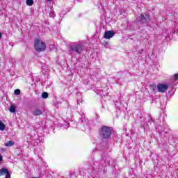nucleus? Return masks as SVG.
<instances>
[{
	"mask_svg": "<svg viewBox=\"0 0 178 178\" xmlns=\"http://www.w3.org/2000/svg\"><path fill=\"white\" fill-rule=\"evenodd\" d=\"M174 80H178V74L174 75Z\"/></svg>",
	"mask_w": 178,
	"mask_h": 178,
	"instance_id": "412c9836",
	"label": "nucleus"
},
{
	"mask_svg": "<svg viewBox=\"0 0 178 178\" xmlns=\"http://www.w3.org/2000/svg\"><path fill=\"white\" fill-rule=\"evenodd\" d=\"M35 154L40 155L41 154V151H40L38 149H35Z\"/></svg>",
	"mask_w": 178,
	"mask_h": 178,
	"instance_id": "aec40b11",
	"label": "nucleus"
},
{
	"mask_svg": "<svg viewBox=\"0 0 178 178\" xmlns=\"http://www.w3.org/2000/svg\"><path fill=\"white\" fill-rule=\"evenodd\" d=\"M83 51H84V47L81 45V43L71 44L69 47V52L72 56L81 55Z\"/></svg>",
	"mask_w": 178,
	"mask_h": 178,
	"instance_id": "f257e3e1",
	"label": "nucleus"
},
{
	"mask_svg": "<svg viewBox=\"0 0 178 178\" xmlns=\"http://www.w3.org/2000/svg\"><path fill=\"white\" fill-rule=\"evenodd\" d=\"M60 17H63V14H60Z\"/></svg>",
	"mask_w": 178,
	"mask_h": 178,
	"instance_id": "5701e85b",
	"label": "nucleus"
},
{
	"mask_svg": "<svg viewBox=\"0 0 178 178\" xmlns=\"http://www.w3.org/2000/svg\"><path fill=\"white\" fill-rule=\"evenodd\" d=\"M115 35V32L113 31H106L104 34V38L106 40H111L112 37Z\"/></svg>",
	"mask_w": 178,
	"mask_h": 178,
	"instance_id": "0eeeda50",
	"label": "nucleus"
},
{
	"mask_svg": "<svg viewBox=\"0 0 178 178\" xmlns=\"http://www.w3.org/2000/svg\"><path fill=\"white\" fill-rule=\"evenodd\" d=\"M2 161V157L0 156V162Z\"/></svg>",
	"mask_w": 178,
	"mask_h": 178,
	"instance_id": "393cba45",
	"label": "nucleus"
},
{
	"mask_svg": "<svg viewBox=\"0 0 178 178\" xmlns=\"http://www.w3.org/2000/svg\"><path fill=\"white\" fill-rule=\"evenodd\" d=\"M5 147H13V145H15V142H13V140H9L8 142H6L4 144Z\"/></svg>",
	"mask_w": 178,
	"mask_h": 178,
	"instance_id": "9b49d317",
	"label": "nucleus"
},
{
	"mask_svg": "<svg viewBox=\"0 0 178 178\" xmlns=\"http://www.w3.org/2000/svg\"><path fill=\"white\" fill-rule=\"evenodd\" d=\"M5 129H6L5 124H3V122H2V121H0V130L1 131H3V130H5Z\"/></svg>",
	"mask_w": 178,
	"mask_h": 178,
	"instance_id": "4468645a",
	"label": "nucleus"
},
{
	"mask_svg": "<svg viewBox=\"0 0 178 178\" xmlns=\"http://www.w3.org/2000/svg\"><path fill=\"white\" fill-rule=\"evenodd\" d=\"M86 117L83 116L82 117V118L79 120V123L82 125L84 126V124H86L87 123V121H86Z\"/></svg>",
	"mask_w": 178,
	"mask_h": 178,
	"instance_id": "f8f14e48",
	"label": "nucleus"
},
{
	"mask_svg": "<svg viewBox=\"0 0 178 178\" xmlns=\"http://www.w3.org/2000/svg\"><path fill=\"white\" fill-rule=\"evenodd\" d=\"M15 95H20V90L19 89H16L15 91H14Z\"/></svg>",
	"mask_w": 178,
	"mask_h": 178,
	"instance_id": "6ab92c4d",
	"label": "nucleus"
},
{
	"mask_svg": "<svg viewBox=\"0 0 178 178\" xmlns=\"http://www.w3.org/2000/svg\"><path fill=\"white\" fill-rule=\"evenodd\" d=\"M2 38V33L0 32V39Z\"/></svg>",
	"mask_w": 178,
	"mask_h": 178,
	"instance_id": "4be33fe9",
	"label": "nucleus"
},
{
	"mask_svg": "<svg viewBox=\"0 0 178 178\" xmlns=\"http://www.w3.org/2000/svg\"><path fill=\"white\" fill-rule=\"evenodd\" d=\"M34 3L33 0H26V5L28 6H33V4Z\"/></svg>",
	"mask_w": 178,
	"mask_h": 178,
	"instance_id": "2eb2a0df",
	"label": "nucleus"
},
{
	"mask_svg": "<svg viewBox=\"0 0 178 178\" xmlns=\"http://www.w3.org/2000/svg\"><path fill=\"white\" fill-rule=\"evenodd\" d=\"M47 2H51V1H52V0H47Z\"/></svg>",
	"mask_w": 178,
	"mask_h": 178,
	"instance_id": "a878e982",
	"label": "nucleus"
},
{
	"mask_svg": "<svg viewBox=\"0 0 178 178\" xmlns=\"http://www.w3.org/2000/svg\"><path fill=\"white\" fill-rule=\"evenodd\" d=\"M32 115H33V116H41V115H42V110L39 108H35L32 111Z\"/></svg>",
	"mask_w": 178,
	"mask_h": 178,
	"instance_id": "9d476101",
	"label": "nucleus"
},
{
	"mask_svg": "<svg viewBox=\"0 0 178 178\" xmlns=\"http://www.w3.org/2000/svg\"><path fill=\"white\" fill-rule=\"evenodd\" d=\"M9 111L11 113H15V112H16V107L14 105H12L10 106Z\"/></svg>",
	"mask_w": 178,
	"mask_h": 178,
	"instance_id": "ddd939ff",
	"label": "nucleus"
},
{
	"mask_svg": "<svg viewBox=\"0 0 178 178\" xmlns=\"http://www.w3.org/2000/svg\"><path fill=\"white\" fill-rule=\"evenodd\" d=\"M34 45L35 51H37V52H42L47 47L45 43L40 39H35Z\"/></svg>",
	"mask_w": 178,
	"mask_h": 178,
	"instance_id": "7ed1b4c3",
	"label": "nucleus"
},
{
	"mask_svg": "<svg viewBox=\"0 0 178 178\" xmlns=\"http://www.w3.org/2000/svg\"><path fill=\"white\" fill-rule=\"evenodd\" d=\"M60 127H63L64 129H69V127H70V124H60Z\"/></svg>",
	"mask_w": 178,
	"mask_h": 178,
	"instance_id": "dca6fc26",
	"label": "nucleus"
},
{
	"mask_svg": "<svg viewBox=\"0 0 178 178\" xmlns=\"http://www.w3.org/2000/svg\"><path fill=\"white\" fill-rule=\"evenodd\" d=\"M1 151H2V152H5V149L2 148V149H1Z\"/></svg>",
	"mask_w": 178,
	"mask_h": 178,
	"instance_id": "b1692460",
	"label": "nucleus"
},
{
	"mask_svg": "<svg viewBox=\"0 0 178 178\" xmlns=\"http://www.w3.org/2000/svg\"><path fill=\"white\" fill-rule=\"evenodd\" d=\"M99 134L102 138L106 140L111 137V134H112V129H111V127L108 126H102L99 130Z\"/></svg>",
	"mask_w": 178,
	"mask_h": 178,
	"instance_id": "f03ea898",
	"label": "nucleus"
},
{
	"mask_svg": "<svg viewBox=\"0 0 178 178\" xmlns=\"http://www.w3.org/2000/svg\"><path fill=\"white\" fill-rule=\"evenodd\" d=\"M42 98H44V99L48 98V93H47V92H42Z\"/></svg>",
	"mask_w": 178,
	"mask_h": 178,
	"instance_id": "f3484780",
	"label": "nucleus"
},
{
	"mask_svg": "<svg viewBox=\"0 0 178 178\" xmlns=\"http://www.w3.org/2000/svg\"><path fill=\"white\" fill-rule=\"evenodd\" d=\"M167 124L166 122L165 121H163L162 123H161V124L158 125L157 127H156V129L157 130V131L159 133H166V131H165L166 127H167Z\"/></svg>",
	"mask_w": 178,
	"mask_h": 178,
	"instance_id": "423d86ee",
	"label": "nucleus"
},
{
	"mask_svg": "<svg viewBox=\"0 0 178 178\" xmlns=\"http://www.w3.org/2000/svg\"><path fill=\"white\" fill-rule=\"evenodd\" d=\"M150 18L148 14H141L139 17V22L140 23H142V24H147Z\"/></svg>",
	"mask_w": 178,
	"mask_h": 178,
	"instance_id": "20e7f679",
	"label": "nucleus"
},
{
	"mask_svg": "<svg viewBox=\"0 0 178 178\" xmlns=\"http://www.w3.org/2000/svg\"><path fill=\"white\" fill-rule=\"evenodd\" d=\"M3 175H6L5 178H10V172L6 168H1L0 170V176H3Z\"/></svg>",
	"mask_w": 178,
	"mask_h": 178,
	"instance_id": "6e6552de",
	"label": "nucleus"
},
{
	"mask_svg": "<svg viewBox=\"0 0 178 178\" xmlns=\"http://www.w3.org/2000/svg\"><path fill=\"white\" fill-rule=\"evenodd\" d=\"M102 164H99L97 167V168L99 169V170H102L104 169H105V166H106V157H102Z\"/></svg>",
	"mask_w": 178,
	"mask_h": 178,
	"instance_id": "1a4fd4ad",
	"label": "nucleus"
},
{
	"mask_svg": "<svg viewBox=\"0 0 178 178\" xmlns=\"http://www.w3.org/2000/svg\"><path fill=\"white\" fill-rule=\"evenodd\" d=\"M77 101H78L77 104H80V102H79V100H77Z\"/></svg>",
	"mask_w": 178,
	"mask_h": 178,
	"instance_id": "bb28decb",
	"label": "nucleus"
},
{
	"mask_svg": "<svg viewBox=\"0 0 178 178\" xmlns=\"http://www.w3.org/2000/svg\"><path fill=\"white\" fill-rule=\"evenodd\" d=\"M55 16L56 15H55V12L54 11H51V12L49 13V17H53L54 18V17H55Z\"/></svg>",
	"mask_w": 178,
	"mask_h": 178,
	"instance_id": "a211bd4d",
	"label": "nucleus"
},
{
	"mask_svg": "<svg viewBox=\"0 0 178 178\" xmlns=\"http://www.w3.org/2000/svg\"><path fill=\"white\" fill-rule=\"evenodd\" d=\"M169 88V85L166 83H158L157 84V90L159 92H165Z\"/></svg>",
	"mask_w": 178,
	"mask_h": 178,
	"instance_id": "39448f33",
	"label": "nucleus"
}]
</instances>
